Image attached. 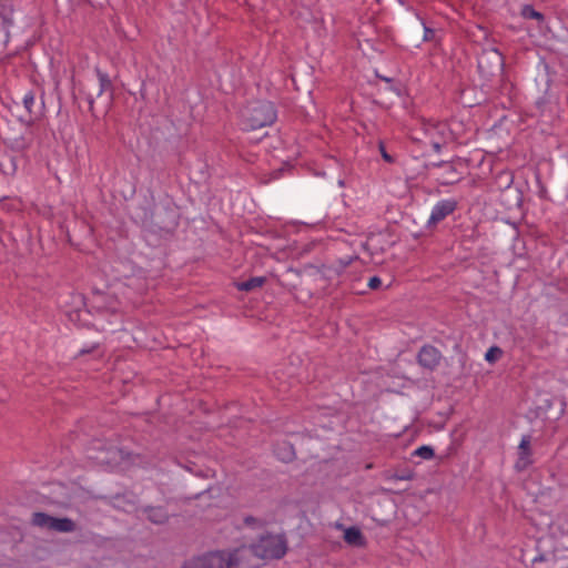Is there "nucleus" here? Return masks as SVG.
Masks as SVG:
<instances>
[{"label":"nucleus","instance_id":"obj_1","mask_svg":"<svg viewBox=\"0 0 568 568\" xmlns=\"http://www.w3.org/2000/svg\"><path fill=\"white\" fill-rule=\"evenodd\" d=\"M245 546L233 550L209 551L185 560L182 568H240L246 559Z\"/></svg>","mask_w":568,"mask_h":568},{"label":"nucleus","instance_id":"obj_2","mask_svg":"<svg viewBox=\"0 0 568 568\" xmlns=\"http://www.w3.org/2000/svg\"><path fill=\"white\" fill-rule=\"evenodd\" d=\"M241 118L243 129L254 131L273 124L276 120V111L272 102L254 101L244 106Z\"/></svg>","mask_w":568,"mask_h":568},{"label":"nucleus","instance_id":"obj_3","mask_svg":"<svg viewBox=\"0 0 568 568\" xmlns=\"http://www.w3.org/2000/svg\"><path fill=\"white\" fill-rule=\"evenodd\" d=\"M245 548L247 550L246 558L253 555L265 560L282 559L287 552V539L285 535L267 532Z\"/></svg>","mask_w":568,"mask_h":568},{"label":"nucleus","instance_id":"obj_4","mask_svg":"<svg viewBox=\"0 0 568 568\" xmlns=\"http://www.w3.org/2000/svg\"><path fill=\"white\" fill-rule=\"evenodd\" d=\"M504 65V55L498 51V49L491 48L483 50L478 57L479 73L487 80L501 74Z\"/></svg>","mask_w":568,"mask_h":568},{"label":"nucleus","instance_id":"obj_5","mask_svg":"<svg viewBox=\"0 0 568 568\" xmlns=\"http://www.w3.org/2000/svg\"><path fill=\"white\" fill-rule=\"evenodd\" d=\"M153 226L160 231L170 233L178 225V212L168 206L156 207L151 217Z\"/></svg>","mask_w":568,"mask_h":568},{"label":"nucleus","instance_id":"obj_6","mask_svg":"<svg viewBox=\"0 0 568 568\" xmlns=\"http://www.w3.org/2000/svg\"><path fill=\"white\" fill-rule=\"evenodd\" d=\"M432 166L440 170L436 174V181L442 185H453L462 179V172L458 171L456 164L452 161H440L433 163Z\"/></svg>","mask_w":568,"mask_h":568},{"label":"nucleus","instance_id":"obj_7","mask_svg":"<svg viewBox=\"0 0 568 568\" xmlns=\"http://www.w3.org/2000/svg\"><path fill=\"white\" fill-rule=\"evenodd\" d=\"M89 457L100 463H110L114 460L118 454V448L110 445L105 446L100 439H93L88 448Z\"/></svg>","mask_w":568,"mask_h":568},{"label":"nucleus","instance_id":"obj_8","mask_svg":"<svg viewBox=\"0 0 568 568\" xmlns=\"http://www.w3.org/2000/svg\"><path fill=\"white\" fill-rule=\"evenodd\" d=\"M136 513L154 525H165L170 519V514L164 506H141L136 508Z\"/></svg>","mask_w":568,"mask_h":568},{"label":"nucleus","instance_id":"obj_9","mask_svg":"<svg viewBox=\"0 0 568 568\" xmlns=\"http://www.w3.org/2000/svg\"><path fill=\"white\" fill-rule=\"evenodd\" d=\"M440 359L442 353L432 345H424L417 354L418 364L428 371L436 369Z\"/></svg>","mask_w":568,"mask_h":568},{"label":"nucleus","instance_id":"obj_10","mask_svg":"<svg viewBox=\"0 0 568 568\" xmlns=\"http://www.w3.org/2000/svg\"><path fill=\"white\" fill-rule=\"evenodd\" d=\"M457 205V201L453 199L438 202L432 211L427 225L434 226L440 221L445 220L448 215L456 211Z\"/></svg>","mask_w":568,"mask_h":568},{"label":"nucleus","instance_id":"obj_11","mask_svg":"<svg viewBox=\"0 0 568 568\" xmlns=\"http://www.w3.org/2000/svg\"><path fill=\"white\" fill-rule=\"evenodd\" d=\"M532 463L531 436L525 435L518 446V458L515 468L518 471H523L532 465Z\"/></svg>","mask_w":568,"mask_h":568},{"label":"nucleus","instance_id":"obj_12","mask_svg":"<svg viewBox=\"0 0 568 568\" xmlns=\"http://www.w3.org/2000/svg\"><path fill=\"white\" fill-rule=\"evenodd\" d=\"M12 12L11 4L0 3V45H6L9 41V30L13 24Z\"/></svg>","mask_w":568,"mask_h":568},{"label":"nucleus","instance_id":"obj_13","mask_svg":"<svg viewBox=\"0 0 568 568\" xmlns=\"http://www.w3.org/2000/svg\"><path fill=\"white\" fill-rule=\"evenodd\" d=\"M532 568H566L558 564L556 551L539 552L531 559Z\"/></svg>","mask_w":568,"mask_h":568},{"label":"nucleus","instance_id":"obj_14","mask_svg":"<svg viewBox=\"0 0 568 568\" xmlns=\"http://www.w3.org/2000/svg\"><path fill=\"white\" fill-rule=\"evenodd\" d=\"M50 525L51 526H50L49 530L58 531V532H73L77 529V524L68 517H63V518L52 517Z\"/></svg>","mask_w":568,"mask_h":568},{"label":"nucleus","instance_id":"obj_15","mask_svg":"<svg viewBox=\"0 0 568 568\" xmlns=\"http://www.w3.org/2000/svg\"><path fill=\"white\" fill-rule=\"evenodd\" d=\"M97 75L99 80V90L97 95L101 97L103 93L108 92V102H111L113 100V84L109 75L102 72L100 69H97Z\"/></svg>","mask_w":568,"mask_h":568},{"label":"nucleus","instance_id":"obj_16","mask_svg":"<svg viewBox=\"0 0 568 568\" xmlns=\"http://www.w3.org/2000/svg\"><path fill=\"white\" fill-rule=\"evenodd\" d=\"M265 282H266V277L257 276V277H251L247 281L237 282L235 285L239 291L252 292L256 288L262 287Z\"/></svg>","mask_w":568,"mask_h":568},{"label":"nucleus","instance_id":"obj_17","mask_svg":"<svg viewBox=\"0 0 568 568\" xmlns=\"http://www.w3.org/2000/svg\"><path fill=\"white\" fill-rule=\"evenodd\" d=\"M276 456L283 462H291L295 457L294 448L291 444L283 442L282 444L276 445L274 449Z\"/></svg>","mask_w":568,"mask_h":568},{"label":"nucleus","instance_id":"obj_18","mask_svg":"<svg viewBox=\"0 0 568 568\" xmlns=\"http://www.w3.org/2000/svg\"><path fill=\"white\" fill-rule=\"evenodd\" d=\"M344 539L347 544L353 546H362L364 544V536L356 527H349L344 532Z\"/></svg>","mask_w":568,"mask_h":568},{"label":"nucleus","instance_id":"obj_19","mask_svg":"<svg viewBox=\"0 0 568 568\" xmlns=\"http://www.w3.org/2000/svg\"><path fill=\"white\" fill-rule=\"evenodd\" d=\"M17 171L16 159L11 155H3L0 158V172L4 175H13Z\"/></svg>","mask_w":568,"mask_h":568},{"label":"nucleus","instance_id":"obj_20","mask_svg":"<svg viewBox=\"0 0 568 568\" xmlns=\"http://www.w3.org/2000/svg\"><path fill=\"white\" fill-rule=\"evenodd\" d=\"M52 517L53 516H51L49 514H45L42 511H36L32 514L31 524L33 526H37L40 528H45L49 530L50 526H51L50 524H51Z\"/></svg>","mask_w":568,"mask_h":568},{"label":"nucleus","instance_id":"obj_21","mask_svg":"<svg viewBox=\"0 0 568 568\" xmlns=\"http://www.w3.org/2000/svg\"><path fill=\"white\" fill-rule=\"evenodd\" d=\"M113 500H114V506L120 508L122 507L124 510L126 511H131V510H134L136 511V508H139L136 505H135V501L131 498H129L126 495H115L113 497Z\"/></svg>","mask_w":568,"mask_h":568},{"label":"nucleus","instance_id":"obj_22","mask_svg":"<svg viewBox=\"0 0 568 568\" xmlns=\"http://www.w3.org/2000/svg\"><path fill=\"white\" fill-rule=\"evenodd\" d=\"M521 16L526 19H535L538 21H544L545 17L541 12L534 9V7L529 4H525L521 9Z\"/></svg>","mask_w":568,"mask_h":568},{"label":"nucleus","instance_id":"obj_23","mask_svg":"<svg viewBox=\"0 0 568 568\" xmlns=\"http://www.w3.org/2000/svg\"><path fill=\"white\" fill-rule=\"evenodd\" d=\"M435 455L434 448L427 445H423L418 447L414 453L413 456L420 457L423 459H430Z\"/></svg>","mask_w":568,"mask_h":568},{"label":"nucleus","instance_id":"obj_24","mask_svg":"<svg viewBox=\"0 0 568 568\" xmlns=\"http://www.w3.org/2000/svg\"><path fill=\"white\" fill-rule=\"evenodd\" d=\"M503 355V351L498 346H491L485 354V359L489 363H495Z\"/></svg>","mask_w":568,"mask_h":568},{"label":"nucleus","instance_id":"obj_25","mask_svg":"<svg viewBox=\"0 0 568 568\" xmlns=\"http://www.w3.org/2000/svg\"><path fill=\"white\" fill-rule=\"evenodd\" d=\"M36 101H34V95L32 92H28L24 97H23V105L26 108V110L32 114V108L34 105Z\"/></svg>","mask_w":568,"mask_h":568},{"label":"nucleus","instance_id":"obj_26","mask_svg":"<svg viewBox=\"0 0 568 568\" xmlns=\"http://www.w3.org/2000/svg\"><path fill=\"white\" fill-rule=\"evenodd\" d=\"M498 180L501 182V185L504 187H509L514 182V179H513V175L510 172H501L498 176Z\"/></svg>","mask_w":568,"mask_h":568},{"label":"nucleus","instance_id":"obj_27","mask_svg":"<svg viewBox=\"0 0 568 568\" xmlns=\"http://www.w3.org/2000/svg\"><path fill=\"white\" fill-rule=\"evenodd\" d=\"M392 478L397 480H412L414 478V474L412 470H403V471H396Z\"/></svg>","mask_w":568,"mask_h":568},{"label":"nucleus","instance_id":"obj_28","mask_svg":"<svg viewBox=\"0 0 568 568\" xmlns=\"http://www.w3.org/2000/svg\"><path fill=\"white\" fill-rule=\"evenodd\" d=\"M379 151H381L382 158L386 162H388V163H393L394 162V158L386 152V149H385L383 142L379 143Z\"/></svg>","mask_w":568,"mask_h":568},{"label":"nucleus","instance_id":"obj_29","mask_svg":"<svg viewBox=\"0 0 568 568\" xmlns=\"http://www.w3.org/2000/svg\"><path fill=\"white\" fill-rule=\"evenodd\" d=\"M382 285V280L378 276H373L368 281V287L372 290H377Z\"/></svg>","mask_w":568,"mask_h":568},{"label":"nucleus","instance_id":"obj_30","mask_svg":"<svg viewBox=\"0 0 568 568\" xmlns=\"http://www.w3.org/2000/svg\"><path fill=\"white\" fill-rule=\"evenodd\" d=\"M98 347H99V344L95 343V344H93L90 347L81 348L80 352H79V355L81 356V355L93 353L95 349H98Z\"/></svg>","mask_w":568,"mask_h":568},{"label":"nucleus","instance_id":"obj_31","mask_svg":"<svg viewBox=\"0 0 568 568\" xmlns=\"http://www.w3.org/2000/svg\"><path fill=\"white\" fill-rule=\"evenodd\" d=\"M257 521H258L257 518H255L253 516H246L244 518V524L247 526H252V525L256 524Z\"/></svg>","mask_w":568,"mask_h":568},{"label":"nucleus","instance_id":"obj_32","mask_svg":"<svg viewBox=\"0 0 568 568\" xmlns=\"http://www.w3.org/2000/svg\"><path fill=\"white\" fill-rule=\"evenodd\" d=\"M424 31H425L424 40L428 41L429 40V33H433V30H430V29L425 27Z\"/></svg>","mask_w":568,"mask_h":568},{"label":"nucleus","instance_id":"obj_33","mask_svg":"<svg viewBox=\"0 0 568 568\" xmlns=\"http://www.w3.org/2000/svg\"><path fill=\"white\" fill-rule=\"evenodd\" d=\"M88 102L90 104V109L92 110L93 109L94 100H93V97L91 94L88 95Z\"/></svg>","mask_w":568,"mask_h":568},{"label":"nucleus","instance_id":"obj_34","mask_svg":"<svg viewBox=\"0 0 568 568\" xmlns=\"http://www.w3.org/2000/svg\"><path fill=\"white\" fill-rule=\"evenodd\" d=\"M433 148H434V150H435L436 152H439V151H440V149H442V145H440L439 143H437V142H436V143H434V144H433Z\"/></svg>","mask_w":568,"mask_h":568}]
</instances>
